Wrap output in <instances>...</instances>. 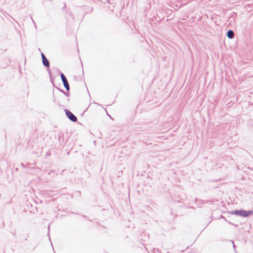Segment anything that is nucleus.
I'll list each match as a JSON object with an SVG mask.
<instances>
[{
  "instance_id": "obj_1",
  "label": "nucleus",
  "mask_w": 253,
  "mask_h": 253,
  "mask_svg": "<svg viewBox=\"0 0 253 253\" xmlns=\"http://www.w3.org/2000/svg\"><path fill=\"white\" fill-rule=\"evenodd\" d=\"M231 214H235L241 217H247L253 214V211H245L243 210L232 211L229 212Z\"/></svg>"
},
{
  "instance_id": "obj_2",
  "label": "nucleus",
  "mask_w": 253,
  "mask_h": 253,
  "mask_svg": "<svg viewBox=\"0 0 253 253\" xmlns=\"http://www.w3.org/2000/svg\"><path fill=\"white\" fill-rule=\"evenodd\" d=\"M66 114L67 116L68 117V118L73 122H76L77 120V118L76 116L73 114L70 111L68 110H66Z\"/></svg>"
},
{
  "instance_id": "obj_3",
  "label": "nucleus",
  "mask_w": 253,
  "mask_h": 253,
  "mask_svg": "<svg viewBox=\"0 0 253 253\" xmlns=\"http://www.w3.org/2000/svg\"><path fill=\"white\" fill-rule=\"evenodd\" d=\"M61 78L62 81L63 82V83L64 84V85L65 88L67 90H69V88H70L69 85L68 84V81H67L65 76L62 73L61 74Z\"/></svg>"
},
{
  "instance_id": "obj_4",
  "label": "nucleus",
  "mask_w": 253,
  "mask_h": 253,
  "mask_svg": "<svg viewBox=\"0 0 253 253\" xmlns=\"http://www.w3.org/2000/svg\"><path fill=\"white\" fill-rule=\"evenodd\" d=\"M42 63L43 64L46 66V67H49V64L47 60V59L46 58L45 56L43 54H42Z\"/></svg>"
},
{
  "instance_id": "obj_5",
  "label": "nucleus",
  "mask_w": 253,
  "mask_h": 253,
  "mask_svg": "<svg viewBox=\"0 0 253 253\" xmlns=\"http://www.w3.org/2000/svg\"><path fill=\"white\" fill-rule=\"evenodd\" d=\"M227 36L230 39H233L234 37V32L231 30H229L227 32Z\"/></svg>"
},
{
  "instance_id": "obj_6",
  "label": "nucleus",
  "mask_w": 253,
  "mask_h": 253,
  "mask_svg": "<svg viewBox=\"0 0 253 253\" xmlns=\"http://www.w3.org/2000/svg\"><path fill=\"white\" fill-rule=\"evenodd\" d=\"M232 243L233 244V246L234 249H235V245L234 244V242L233 241H232Z\"/></svg>"
},
{
  "instance_id": "obj_7",
  "label": "nucleus",
  "mask_w": 253,
  "mask_h": 253,
  "mask_svg": "<svg viewBox=\"0 0 253 253\" xmlns=\"http://www.w3.org/2000/svg\"><path fill=\"white\" fill-rule=\"evenodd\" d=\"M221 217L225 219V218L222 215H221Z\"/></svg>"
},
{
  "instance_id": "obj_8",
  "label": "nucleus",
  "mask_w": 253,
  "mask_h": 253,
  "mask_svg": "<svg viewBox=\"0 0 253 253\" xmlns=\"http://www.w3.org/2000/svg\"><path fill=\"white\" fill-rule=\"evenodd\" d=\"M167 253H170L169 252H168Z\"/></svg>"
}]
</instances>
